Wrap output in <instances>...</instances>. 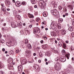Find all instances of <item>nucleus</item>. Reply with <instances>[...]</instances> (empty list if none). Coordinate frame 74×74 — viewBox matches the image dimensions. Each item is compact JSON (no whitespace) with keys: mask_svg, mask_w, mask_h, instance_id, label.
Wrapping results in <instances>:
<instances>
[{"mask_svg":"<svg viewBox=\"0 0 74 74\" xmlns=\"http://www.w3.org/2000/svg\"><path fill=\"white\" fill-rule=\"evenodd\" d=\"M62 35H65L66 33V32L64 30H62Z\"/></svg>","mask_w":74,"mask_h":74,"instance_id":"obj_20","label":"nucleus"},{"mask_svg":"<svg viewBox=\"0 0 74 74\" xmlns=\"http://www.w3.org/2000/svg\"><path fill=\"white\" fill-rule=\"evenodd\" d=\"M27 63V60H23L21 62V64H26V63Z\"/></svg>","mask_w":74,"mask_h":74,"instance_id":"obj_10","label":"nucleus"},{"mask_svg":"<svg viewBox=\"0 0 74 74\" xmlns=\"http://www.w3.org/2000/svg\"><path fill=\"white\" fill-rule=\"evenodd\" d=\"M7 11H10V9L9 8H8V9H7Z\"/></svg>","mask_w":74,"mask_h":74,"instance_id":"obj_64","label":"nucleus"},{"mask_svg":"<svg viewBox=\"0 0 74 74\" xmlns=\"http://www.w3.org/2000/svg\"><path fill=\"white\" fill-rule=\"evenodd\" d=\"M13 14L14 15H16V11H14L13 12Z\"/></svg>","mask_w":74,"mask_h":74,"instance_id":"obj_41","label":"nucleus"},{"mask_svg":"<svg viewBox=\"0 0 74 74\" xmlns=\"http://www.w3.org/2000/svg\"><path fill=\"white\" fill-rule=\"evenodd\" d=\"M54 68L57 71L61 70V66L59 62H58L54 66Z\"/></svg>","mask_w":74,"mask_h":74,"instance_id":"obj_1","label":"nucleus"},{"mask_svg":"<svg viewBox=\"0 0 74 74\" xmlns=\"http://www.w3.org/2000/svg\"><path fill=\"white\" fill-rule=\"evenodd\" d=\"M2 50V51H5V49L4 48H3Z\"/></svg>","mask_w":74,"mask_h":74,"instance_id":"obj_59","label":"nucleus"},{"mask_svg":"<svg viewBox=\"0 0 74 74\" xmlns=\"http://www.w3.org/2000/svg\"><path fill=\"white\" fill-rule=\"evenodd\" d=\"M22 23L20 22V23H19V24H18V27H21V25H22L21 24Z\"/></svg>","mask_w":74,"mask_h":74,"instance_id":"obj_31","label":"nucleus"},{"mask_svg":"<svg viewBox=\"0 0 74 74\" xmlns=\"http://www.w3.org/2000/svg\"><path fill=\"white\" fill-rule=\"evenodd\" d=\"M5 3H6V4H7L8 5H10L11 4L10 2L9 1H5Z\"/></svg>","mask_w":74,"mask_h":74,"instance_id":"obj_18","label":"nucleus"},{"mask_svg":"<svg viewBox=\"0 0 74 74\" xmlns=\"http://www.w3.org/2000/svg\"><path fill=\"white\" fill-rule=\"evenodd\" d=\"M57 23L56 22H52L51 25V29H55L56 27Z\"/></svg>","mask_w":74,"mask_h":74,"instance_id":"obj_2","label":"nucleus"},{"mask_svg":"<svg viewBox=\"0 0 74 74\" xmlns=\"http://www.w3.org/2000/svg\"><path fill=\"white\" fill-rule=\"evenodd\" d=\"M69 31H70L71 32V31H72V28L71 27H69Z\"/></svg>","mask_w":74,"mask_h":74,"instance_id":"obj_36","label":"nucleus"},{"mask_svg":"<svg viewBox=\"0 0 74 74\" xmlns=\"http://www.w3.org/2000/svg\"><path fill=\"white\" fill-rule=\"evenodd\" d=\"M55 42L56 44H57V43H58V41H57V40H55Z\"/></svg>","mask_w":74,"mask_h":74,"instance_id":"obj_62","label":"nucleus"},{"mask_svg":"<svg viewBox=\"0 0 74 74\" xmlns=\"http://www.w3.org/2000/svg\"><path fill=\"white\" fill-rule=\"evenodd\" d=\"M29 10H30V11H33V8L31 6L29 8Z\"/></svg>","mask_w":74,"mask_h":74,"instance_id":"obj_26","label":"nucleus"},{"mask_svg":"<svg viewBox=\"0 0 74 74\" xmlns=\"http://www.w3.org/2000/svg\"><path fill=\"white\" fill-rule=\"evenodd\" d=\"M20 2L19 1H18L16 2L15 5H16L17 6V7H20L21 6V5H20Z\"/></svg>","mask_w":74,"mask_h":74,"instance_id":"obj_14","label":"nucleus"},{"mask_svg":"<svg viewBox=\"0 0 74 74\" xmlns=\"http://www.w3.org/2000/svg\"><path fill=\"white\" fill-rule=\"evenodd\" d=\"M51 12L52 15H56V16H58V13L57 12L56 10H52L51 11Z\"/></svg>","mask_w":74,"mask_h":74,"instance_id":"obj_5","label":"nucleus"},{"mask_svg":"<svg viewBox=\"0 0 74 74\" xmlns=\"http://www.w3.org/2000/svg\"><path fill=\"white\" fill-rule=\"evenodd\" d=\"M58 29H61V26L60 24H59L58 26Z\"/></svg>","mask_w":74,"mask_h":74,"instance_id":"obj_47","label":"nucleus"},{"mask_svg":"<svg viewBox=\"0 0 74 74\" xmlns=\"http://www.w3.org/2000/svg\"><path fill=\"white\" fill-rule=\"evenodd\" d=\"M16 17L18 18L19 19V20H20L21 19V18H20V17H21V16H20L19 15H17L16 16Z\"/></svg>","mask_w":74,"mask_h":74,"instance_id":"obj_32","label":"nucleus"},{"mask_svg":"<svg viewBox=\"0 0 74 74\" xmlns=\"http://www.w3.org/2000/svg\"><path fill=\"white\" fill-rule=\"evenodd\" d=\"M45 5V3L42 1H41L39 2V6L40 8H42V7Z\"/></svg>","mask_w":74,"mask_h":74,"instance_id":"obj_3","label":"nucleus"},{"mask_svg":"<svg viewBox=\"0 0 74 74\" xmlns=\"http://www.w3.org/2000/svg\"><path fill=\"white\" fill-rule=\"evenodd\" d=\"M40 42L42 44L43 43V40H42L40 41Z\"/></svg>","mask_w":74,"mask_h":74,"instance_id":"obj_53","label":"nucleus"},{"mask_svg":"<svg viewBox=\"0 0 74 74\" xmlns=\"http://www.w3.org/2000/svg\"><path fill=\"white\" fill-rule=\"evenodd\" d=\"M51 3L53 5H55V2L54 1H52L51 2Z\"/></svg>","mask_w":74,"mask_h":74,"instance_id":"obj_29","label":"nucleus"},{"mask_svg":"<svg viewBox=\"0 0 74 74\" xmlns=\"http://www.w3.org/2000/svg\"><path fill=\"white\" fill-rule=\"evenodd\" d=\"M55 60L57 62H59V58L58 57L55 59Z\"/></svg>","mask_w":74,"mask_h":74,"instance_id":"obj_30","label":"nucleus"},{"mask_svg":"<svg viewBox=\"0 0 74 74\" xmlns=\"http://www.w3.org/2000/svg\"><path fill=\"white\" fill-rule=\"evenodd\" d=\"M63 20L62 18H60L59 20L58 21H63Z\"/></svg>","mask_w":74,"mask_h":74,"instance_id":"obj_43","label":"nucleus"},{"mask_svg":"<svg viewBox=\"0 0 74 74\" xmlns=\"http://www.w3.org/2000/svg\"><path fill=\"white\" fill-rule=\"evenodd\" d=\"M60 38H57V40H58V41H60Z\"/></svg>","mask_w":74,"mask_h":74,"instance_id":"obj_60","label":"nucleus"},{"mask_svg":"<svg viewBox=\"0 0 74 74\" xmlns=\"http://www.w3.org/2000/svg\"><path fill=\"white\" fill-rule=\"evenodd\" d=\"M8 61L10 63H12L13 62V59L12 58H10L8 59Z\"/></svg>","mask_w":74,"mask_h":74,"instance_id":"obj_11","label":"nucleus"},{"mask_svg":"<svg viewBox=\"0 0 74 74\" xmlns=\"http://www.w3.org/2000/svg\"><path fill=\"white\" fill-rule=\"evenodd\" d=\"M61 52H62L63 55H65V54H66V51H65V50H62Z\"/></svg>","mask_w":74,"mask_h":74,"instance_id":"obj_23","label":"nucleus"},{"mask_svg":"<svg viewBox=\"0 0 74 74\" xmlns=\"http://www.w3.org/2000/svg\"><path fill=\"white\" fill-rule=\"evenodd\" d=\"M1 10L4 12H5L6 11V8L4 5V4H1Z\"/></svg>","mask_w":74,"mask_h":74,"instance_id":"obj_6","label":"nucleus"},{"mask_svg":"<svg viewBox=\"0 0 74 74\" xmlns=\"http://www.w3.org/2000/svg\"><path fill=\"white\" fill-rule=\"evenodd\" d=\"M71 35L72 37H74V33H71Z\"/></svg>","mask_w":74,"mask_h":74,"instance_id":"obj_42","label":"nucleus"},{"mask_svg":"<svg viewBox=\"0 0 74 74\" xmlns=\"http://www.w3.org/2000/svg\"><path fill=\"white\" fill-rule=\"evenodd\" d=\"M27 47H28L29 49H32V45L31 44H28L27 45Z\"/></svg>","mask_w":74,"mask_h":74,"instance_id":"obj_21","label":"nucleus"},{"mask_svg":"<svg viewBox=\"0 0 74 74\" xmlns=\"http://www.w3.org/2000/svg\"><path fill=\"white\" fill-rule=\"evenodd\" d=\"M43 38H45V40H47V39L48 38H47V36H44V37H43Z\"/></svg>","mask_w":74,"mask_h":74,"instance_id":"obj_38","label":"nucleus"},{"mask_svg":"<svg viewBox=\"0 0 74 74\" xmlns=\"http://www.w3.org/2000/svg\"><path fill=\"white\" fill-rule=\"evenodd\" d=\"M51 35L52 36H54V37L56 36V34L55 32H51Z\"/></svg>","mask_w":74,"mask_h":74,"instance_id":"obj_13","label":"nucleus"},{"mask_svg":"<svg viewBox=\"0 0 74 74\" xmlns=\"http://www.w3.org/2000/svg\"><path fill=\"white\" fill-rule=\"evenodd\" d=\"M58 8L60 10H61L62 9V7L61 6H59Z\"/></svg>","mask_w":74,"mask_h":74,"instance_id":"obj_28","label":"nucleus"},{"mask_svg":"<svg viewBox=\"0 0 74 74\" xmlns=\"http://www.w3.org/2000/svg\"><path fill=\"white\" fill-rule=\"evenodd\" d=\"M31 1L33 4H36V0H31Z\"/></svg>","mask_w":74,"mask_h":74,"instance_id":"obj_17","label":"nucleus"},{"mask_svg":"<svg viewBox=\"0 0 74 74\" xmlns=\"http://www.w3.org/2000/svg\"><path fill=\"white\" fill-rule=\"evenodd\" d=\"M37 6L36 5H35L34 6V8H37Z\"/></svg>","mask_w":74,"mask_h":74,"instance_id":"obj_54","label":"nucleus"},{"mask_svg":"<svg viewBox=\"0 0 74 74\" xmlns=\"http://www.w3.org/2000/svg\"><path fill=\"white\" fill-rule=\"evenodd\" d=\"M66 43V44H68L69 43V41L68 40L66 41L65 42Z\"/></svg>","mask_w":74,"mask_h":74,"instance_id":"obj_55","label":"nucleus"},{"mask_svg":"<svg viewBox=\"0 0 74 74\" xmlns=\"http://www.w3.org/2000/svg\"><path fill=\"white\" fill-rule=\"evenodd\" d=\"M39 63H41V60H39L38 61Z\"/></svg>","mask_w":74,"mask_h":74,"instance_id":"obj_57","label":"nucleus"},{"mask_svg":"<svg viewBox=\"0 0 74 74\" xmlns=\"http://www.w3.org/2000/svg\"><path fill=\"white\" fill-rule=\"evenodd\" d=\"M72 25H73L74 26V21H73L72 22Z\"/></svg>","mask_w":74,"mask_h":74,"instance_id":"obj_63","label":"nucleus"},{"mask_svg":"<svg viewBox=\"0 0 74 74\" xmlns=\"http://www.w3.org/2000/svg\"><path fill=\"white\" fill-rule=\"evenodd\" d=\"M39 67L37 65H36L34 66V68H35V69H36L38 71H40V69Z\"/></svg>","mask_w":74,"mask_h":74,"instance_id":"obj_7","label":"nucleus"},{"mask_svg":"<svg viewBox=\"0 0 74 74\" xmlns=\"http://www.w3.org/2000/svg\"><path fill=\"white\" fill-rule=\"evenodd\" d=\"M39 56L40 57H42V55L41 54V53H39Z\"/></svg>","mask_w":74,"mask_h":74,"instance_id":"obj_48","label":"nucleus"},{"mask_svg":"<svg viewBox=\"0 0 74 74\" xmlns=\"http://www.w3.org/2000/svg\"><path fill=\"white\" fill-rule=\"evenodd\" d=\"M43 15L44 17H46V16H47V14L46 12H44L43 14Z\"/></svg>","mask_w":74,"mask_h":74,"instance_id":"obj_24","label":"nucleus"},{"mask_svg":"<svg viewBox=\"0 0 74 74\" xmlns=\"http://www.w3.org/2000/svg\"><path fill=\"white\" fill-rule=\"evenodd\" d=\"M13 65H12L11 64H10L8 65V68L9 69H11L12 68V67Z\"/></svg>","mask_w":74,"mask_h":74,"instance_id":"obj_19","label":"nucleus"},{"mask_svg":"<svg viewBox=\"0 0 74 74\" xmlns=\"http://www.w3.org/2000/svg\"><path fill=\"white\" fill-rule=\"evenodd\" d=\"M44 48H46L47 47V45H45L43 46Z\"/></svg>","mask_w":74,"mask_h":74,"instance_id":"obj_34","label":"nucleus"},{"mask_svg":"<svg viewBox=\"0 0 74 74\" xmlns=\"http://www.w3.org/2000/svg\"><path fill=\"white\" fill-rule=\"evenodd\" d=\"M3 67V65L1 63H0V67Z\"/></svg>","mask_w":74,"mask_h":74,"instance_id":"obj_46","label":"nucleus"},{"mask_svg":"<svg viewBox=\"0 0 74 74\" xmlns=\"http://www.w3.org/2000/svg\"><path fill=\"white\" fill-rule=\"evenodd\" d=\"M66 57H64L62 58H60V59L61 62H66Z\"/></svg>","mask_w":74,"mask_h":74,"instance_id":"obj_8","label":"nucleus"},{"mask_svg":"<svg viewBox=\"0 0 74 74\" xmlns=\"http://www.w3.org/2000/svg\"><path fill=\"white\" fill-rule=\"evenodd\" d=\"M58 45L59 47H62V43H61L60 42L59 43Z\"/></svg>","mask_w":74,"mask_h":74,"instance_id":"obj_45","label":"nucleus"},{"mask_svg":"<svg viewBox=\"0 0 74 74\" xmlns=\"http://www.w3.org/2000/svg\"><path fill=\"white\" fill-rule=\"evenodd\" d=\"M20 33H21V35L23 34H24V32H23V31H20Z\"/></svg>","mask_w":74,"mask_h":74,"instance_id":"obj_33","label":"nucleus"},{"mask_svg":"<svg viewBox=\"0 0 74 74\" xmlns=\"http://www.w3.org/2000/svg\"><path fill=\"white\" fill-rule=\"evenodd\" d=\"M29 18H34V17L33 15L32 14H30L29 15Z\"/></svg>","mask_w":74,"mask_h":74,"instance_id":"obj_22","label":"nucleus"},{"mask_svg":"<svg viewBox=\"0 0 74 74\" xmlns=\"http://www.w3.org/2000/svg\"><path fill=\"white\" fill-rule=\"evenodd\" d=\"M40 20V18H38L36 19V21L37 22H38V21H39Z\"/></svg>","mask_w":74,"mask_h":74,"instance_id":"obj_44","label":"nucleus"},{"mask_svg":"<svg viewBox=\"0 0 74 74\" xmlns=\"http://www.w3.org/2000/svg\"><path fill=\"white\" fill-rule=\"evenodd\" d=\"M36 53H33V56H36Z\"/></svg>","mask_w":74,"mask_h":74,"instance_id":"obj_58","label":"nucleus"},{"mask_svg":"<svg viewBox=\"0 0 74 74\" xmlns=\"http://www.w3.org/2000/svg\"><path fill=\"white\" fill-rule=\"evenodd\" d=\"M1 42L2 43H4V40L3 39H1Z\"/></svg>","mask_w":74,"mask_h":74,"instance_id":"obj_35","label":"nucleus"},{"mask_svg":"<svg viewBox=\"0 0 74 74\" xmlns=\"http://www.w3.org/2000/svg\"><path fill=\"white\" fill-rule=\"evenodd\" d=\"M22 4L23 5H25V3L24 2H22Z\"/></svg>","mask_w":74,"mask_h":74,"instance_id":"obj_50","label":"nucleus"},{"mask_svg":"<svg viewBox=\"0 0 74 74\" xmlns=\"http://www.w3.org/2000/svg\"><path fill=\"white\" fill-rule=\"evenodd\" d=\"M18 69L19 71H22V65H20L18 67Z\"/></svg>","mask_w":74,"mask_h":74,"instance_id":"obj_15","label":"nucleus"},{"mask_svg":"<svg viewBox=\"0 0 74 74\" xmlns=\"http://www.w3.org/2000/svg\"><path fill=\"white\" fill-rule=\"evenodd\" d=\"M3 26H6V23H4L3 24Z\"/></svg>","mask_w":74,"mask_h":74,"instance_id":"obj_61","label":"nucleus"},{"mask_svg":"<svg viewBox=\"0 0 74 74\" xmlns=\"http://www.w3.org/2000/svg\"><path fill=\"white\" fill-rule=\"evenodd\" d=\"M34 33L35 34L37 33V32L38 33H40V28H38V27L34 28Z\"/></svg>","mask_w":74,"mask_h":74,"instance_id":"obj_4","label":"nucleus"},{"mask_svg":"<svg viewBox=\"0 0 74 74\" xmlns=\"http://www.w3.org/2000/svg\"><path fill=\"white\" fill-rule=\"evenodd\" d=\"M26 53H30V51H29L27 50L26 51Z\"/></svg>","mask_w":74,"mask_h":74,"instance_id":"obj_49","label":"nucleus"},{"mask_svg":"<svg viewBox=\"0 0 74 74\" xmlns=\"http://www.w3.org/2000/svg\"><path fill=\"white\" fill-rule=\"evenodd\" d=\"M4 74V72L1 71H0V74Z\"/></svg>","mask_w":74,"mask_h":74,"instance_id":"obj_39","label":"nucleus"},{"mask_svg":"<svg viewBox=\"0 0 74 74\" xmlns=\"http://www.w3.org/2000/svg\"><path fill=\"white\" fill-rule=\"evenodd\" d=\"M65 15L66 16H67L69 15V14L68 13H65Z\"/></svg>","mask_w":74,"mask_h":74,"instance_id":"obj_52","label":"nucleus"},{"mask_svg":"<svg viewBox=\"0 0 74 74\" xmlns=\"http://www.w3.org/2000/svg\"><path fill=\"white\" fill-rule=\"evenodd\" d=\"M11 25L13 28H15V27H17L16 25L15 24V23H11Z\"/></svg>","mask_w":74,"mask_h":74,"instance_id":"obj_12","label":"nucleus"},{"mask_svg":"<svg viewBox=\"0 0 74 74\" xmlns=\"http://www.w3.org/2000/svg\"><path fill=\"white\" fill-rule=\"evenodd\" d=\"M28 44V40L27 39H26L25 42V44L27 45Z\"/></svg>","mask_w":74,"mask_h":74,"instance_id":"obj_27","label":"nucleus"},{"mask_svg":"<svg viewBox=\"0 0 74 74\" xmlns=\"http://www.w3.org/2000/svg\"><path fill=\"white\" fill-rule=\"evenodd\" d=\"M29 27L30 28L32 27V25H29Z\"/></svg>","mask_w":74,"mask_h":74,"instance_id":"obj_56","label":"nucleus"},{"mask_svg":"<svg viewBox=\"0 0 74 74\" xmlns=\"http://www.w3.org/2000/svg\"><path fill=\"white\" fill-rule=\"evenodd\" d=\"M70 53H68L66 55V57L68 59H69V58H70Z\"/></svg>","mask_w":74,"mask_h":74,"instance_id":"obj_16","label":"nucleus"},{"mask_svg":"<svg viewBox=\"0 0 74 74\" xmlns=\"http://www.w3.org/2000/svg\"><path fill=\"white\" fill-rule=\"evenodd\" d=\"M68 7H69V8H71L72 7V5H69L68 6Z\"/></svg>","mask_w":74,"mask_h":74,"instance_id":"obj_37","label":"nucleus"},{"mask_svg":"<svg viewBox=\"0 0 74 74\" xmlns=\"http://www.w3.org/2000/svg\"><path fill=\"white\" fill-rule=\"evenodd\" d=\"M72 67L70 65H69L68 66V68L66 70L68 71V72H70V71H71V69Z\"/></svg>","mask_w":74,"mask_h":74,"instance_id":"obj_9","label":"nucleus"},{"mask_svg":"<svg viewBox=\"0 0 74 74\" xmlns=\"http://www.w3.org/2000/svg\"><path fill=\"white\" fill-rule=\"evenodd\" d=\"M16 53H19L20 52V51H19V50H17L16 51Z\"/></svg>","mask_w":74,"mask_h":74,"instance_id":"obj_40","label":"nucleus"},{"mask_svg":"<svg viewBox=\"0 0 74 74\" xmlns=\"http://www.w3.org/2000/svg\"><path fill=\"white\" fill-rule=\"evenodd\" d=\"M67 47V45H66V43H64L63 44V47L65 49V48H66V47Z\"/></svg>","mask_w":74,"mask_h":74,"instance_id":"obj_25","label":"nucleus"},{"mask_svg":"<svg viewBox=\"0 0 74 74\" xmlns=\"http://www.w3.org/2000/svg\"><path fill=\"white\" fill-rule=\"evenodd\" d=\"M34 22L35 21L33 19H32L31 20V22Z\"/></svg>","mask_w":74,"mask_h":74,"instance_id":"obj_51","label":"nucleus"}]
</instances>
